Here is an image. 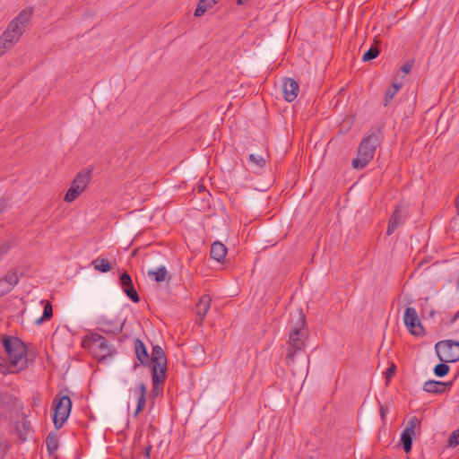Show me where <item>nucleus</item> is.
<instances>
[{"mask_svg": "<svg viewBox=\"0 0 459 459\" xmlns=\"http://www.w3.org/2000/svg\"><path fill=\"white\" fill-rule=\"evenodd\" d=\"M384 138L383 129L374 126L367 132L357 149V156L352 160L355 169H362L373 160L376 150L380 147Z\"/></svg>", "mask_w": 459, "mask_h": 459, "instance_id": "nucleus-1", "label": "nucleus"}, {"mask_svg": "<svg viewBox=\"0 0 459 459\" xmlns=\"http://www.w3.org/2000/svg\"><path fill=\"white\" fill-rule=\"evenodd\" d=\"M298 325H299L290 330L289 336L287 354L285 357L286 364L289 366L293 365L295 359L304 353L306 334L302 328L306 325V320L303 314L299 315Z\"/></svg>", "mask_w": 459, "mask_h": 459, "instance_id": "nucleus-2", "label": "nucleus"}, {"mask_svg": "<svg viewBox=\"0 0 459 459\" xmlns=\"http://www.w3.org/2000/svg\"><path fill=\"white\" fill-rule=\"evenodd\" d=\"M149 362L152 368V391L155 392L158 385L165 381L167 370V358L160 345L152 347Z\"/></svg>", "mask_w": 459, "mask_h": 459, "instance_id": "nucleus-3", "label": "nucleus"}, {"mask_svg": "<svg viewBox=\"0 0 459 459\" xmlns=\"http://www.w3.org/2000/svg\"><path fill=\"white\" fill-rule=\"evenodd\" d=\"M31 12L23 10L16 17H14L8 24L6 30L1 35L4 39L13 46L20 40L30 20Z\"/></svg>", "mask_w": 459, "mask_h": 459, "instance_id": "nucleus-4", "label": "nucleus"}, {"mask_svg": "<svg viewBox=\"0 0 459 459\" xmlns=\"http://www.w3.org/2000/svg\"><path fill=\"white\" fill-rule=\"evenodd\" d=\"M82 344L85 348L95 351L96 356L100 359H105L115 352L113 345L109 344L104 336L97 333H89L84 338Z\"/></svg>", "mask_w": 459, "mask_h": 459, "instance_id": "nucleus-5", "label": "nucleus"}, {"mask_svg": "<svg viewBox=\"0 0 459 459\" xmlns=\"http://www.w3.org/2000/svg\"><path fill=\"white\" fill-rule=\"evenodd\" d=\"M53 423L56 429H59L63 427L64 423L68 419L71 409L72 401L68 395L60 396L57 394L53 400Z\"/></svg>", "mask_w": 459, "mask_h": 459, "instance_id": "nucleus-6", "label": "nucleus"}, {"mask_svg": "<svg viewBox=\"0 0 459 459\" xmlns=\"http://www.w3.org/2000/svg\"><path fill=\"white\" fill-rule=\"evenodd\" d=\"M3 346L8 355L11 366H17L18 363L25 358L27 349L23 342L18 337L4 336L3 337Z\"/></svg>", "mask_w": 459, "mask_h": 459, "instance_id": "nucleus-7", "label": "nucleus"}, {"mask_svg": "<svg viewBox=\"0 0 459 459\" xmlns=\"http://www.w3.org/2000/svg\"><path fill=\"white\" fill-rule=\"evenodd\" d=\"M435 350L441 361L448 363L459 360V342L454 340L440 341L436 343Z\"/></svg>", "mask_w": 459, "mask_h": 459, "instance_id": "nucleus-8", "label": "nucleus"}, {"mask_svg": "<svg viewBox=\"0 0 459 459\" xmlns=\"http://www.w3.org/2000/svg\"><path fill=\"white\" fill-rule=\"evenodd\" d=\"M403 323L411 334L415 336L423 335L424 328L414 307H406L403 314Z\"/></svg>", "mask_w": 459, "mask_h": 459, "instance_id": "nucleus-9", "label": "nucleus"}, {"mask_svg": "<svg viewBox=\"0 0 459 459\" xmlns=\"http://www.w3.org/2000/svg\"><path fill=\"white\" fill-rule=\"evenodd\" d=\"M124 323L119 320H110L101 317L98 321V330L108 335H117L123 331Z\"/></svg>", "mask_w": 459, "mask_h": 459, "instance_id": "nucleus-10", "label": "nucleus"}, {"mask_svg": "<svg viewBox=\"0 0 459 459\" xmlns=\"http://www.w3.org/2000/svg\"><path fill=\"white\" fill-rule=\"evenodd\" d=\"M120 284L126 295L134 302H139L140 297L135 290L132 278L127 273H123L119 278Z\"/></svg>", "mask_w": 459, "mask_h": 459, "instance_id": "nucleus-11", "label": "nucleus"}, {"mask_svg": "<svg viewBox=\"0 0 459 459\" xmlns=\"http://www.w3.org/2000/svg\"><path fill=\"white\" fill-rule=\"evenodd\" d=\"M299 91L298 82L292 78H286L282 84L283 98L288 102H292L296 100Z\"/></svg>", "mask_w": 459, "mask_h": 459, "instance_id": "nucleus-12", "label": "nucleus"}, {"mask_svg": "<svg viewBox=\"0 0 459 459\" xmlns=\"http://www.w3.org/2000/svg\"><path fill=\"white\" fill-rule=\"evenodd\" d=\"M405 215L400 207H396L389 219L386 234L392 235L394 231L404 222Z\"/></svg>", "mask_w": 459, "mask_h": 459, "instance_id": "nucleus-13", "label": "nucleus"}, {"mask_svg": "<svg viewBox=\"0 0 459 459\" xmlns=\"http://www.w3.org/2000/svg\"><path fill=\"white\" fill-rule=\"evenodd\" d=\"M452 382L444 383L437 380H428L423 385V390L430 394H442L446 386H451Z\"/></svg>", "mask_w": 459, "mask_h": 459, "instance_id": "nucleus-14", "label": "nucleus"}, {"mask_svg": "<svg viewBox=\"0 0 459 459\" xmlns=\"http://www.w3.org/2000/svg\"><path fill=\"white\" fill-rule=\"evenodd\" d=\"M134 351L141 365L146 366L149 364L150 357L147 349L144 343L138 338L134 340Z\"/></svg>", "mask_w": 459, "mask_h": 459, "instance_id": "nucleus-15", "label": "nucleus"}, {"mask_svg": "<svg viewBox=\"0 0 459 459\" xmlns=\"http://www.w3.org/2000/svg\"><path fill=\"white\" fill-rule=\"evenodd\" d=\"M92 169L90 168L82 169L76 174L73 180V185H78L82 190H85L91 178Z\"/></svg>", "mask_w": 459, "mask_h": 459, "instance_id": "nucleus-16", "label": "nucleus"}, {"mask_svg": "<svg viewBox=\"0 0 459 459\" xmlns=\"http://www.w3.org/2000/svg\"><path fill=\"white\" fill-rule=\"evenodd\" d=\"M228 252L227 247L221 241H214L211 247V257L221 263L224 260Z\"/></svg>", "mask_w": 459, "mask_h": 459, "instance_id": "nucleus-17", "label": "nucleus"}, {"mask_svg": "<svg viewBox=\"0 0 459 459\" xmlns=\"http://www.w3.org/2000/svg\"><path fill=\"white\" fill-rule=\"evenodd\" d=\"M146 393H147V387L143 383H140L134 388V394L138 396L137 405H136V408H138V411H142L145 407Z\"/></svg>", "mask_w": 459, "mask_h": 459, "instance_id": "nucleus-18", "label": "nucleus"}, {"mask_svg": "<svg viewBox=\"0 0 459 459\" xmlns=\"http://www.w3.org/2000/svg\"><path fill=\"white\" fill-rule=\"evenodd\" d=\"M148 277L156 282H162L169 277V273L164 265L158 267L155 270H150L147 273Z\"/></svg>", "mask_w": 459, "mask_h": 459, "instance_id": "nucleus-19", "label": "nucleus"}, {"mask_svg": "<svg viewBox=\"0 0 459 459\" xmlns=\"http://www.w3.org/2000/svg\"><path fill=\"white\" fill-rule=\"evenodd\" d=\"M16 429L21 441L25 442L31 429L30 422L27 420H22L17 423Z\"/></svg>", "mask_w": 459, "mask_h": 459, "instance_id": "nucleus-20", "label": "nucleus"}, {"mask_svg": "<svg viewBox=\"0 0 459 459\" xmlns=\"http://www.w3.org/2000/svg\"><path fill=\"white\" fill-rule=\"evenodd\" d=\"M216 4L217 0H199L194 15L195 17H200L204 15L206 11L212 8Z\"/></svg>", "mask_w": 459, "mask_h": 459, "instance_id": "nucleus-21", "label": "nucleus"}, {"mask_svg": "<svg viewBox=\"0 0 459 459\" xmlns=\"http://www.w3.org/2000/svg\"><path fill=\"white\" fill-rule=\"evenodd\" d=\"M59 443L55 432H50L46 438V447L49 455H53L58 449Z\"/></svg>", "mask_w": 459, "mask_h": 459, "instance_id": "nucleus-22", "label": "nucleus"}, {"mask_svg": "<svg viewBox=\"0 0 459 459\" xmlns=\"http://www.w3.org/2000/svg\"><path fill=\"white\" fill-rule=\"evenodd\" d=\"M401 87H402V83L401 82H394L392 83L391 87H389L386 90L385 94V98H384V100H383V104H384L385 107H387L389 105V103L392 101V100L396 95V93L401 89Z\"/></svg>", "mask_w": 459, "mask_h": 459, "instance_id": "nucleus-23", "label": "nucleus"}, {"mask_svg": "<svg viewBox=\"0 0 459 459\" xmlns=\"http://www.w3.org/2000/svg\"><path fill=\"white\" fill-rule=\"evenodd\" d=\"M415 435L414 432L403 429L401 434V443L403 445V448L404 452L409 453L411 450L412 446V437Z\"/></svg>", "mask_w": 459, "mask_h": 459, "instance_id": "nucleus-24", "label": "nucleus"}, {"mask_svg": "<svg viewBox=\"0 0 459 459\" xmlns=\"http://www.w3.org/2000/svg\"><path fill=\"white\" fill-rule=\"evenodd\" d=\"M92 265L96 271L100 273H108L112 268V264L108 260L100 256L92 261Z\"/></svg>", "mask_w": 459, "mask_h": 459, "instance_id": "nucleus-25", "label": "nucleus"}, {"mask_svg": "<svg viewBox=\"0 0 459 459\" xmlns=\"http://www.w3.org/2000/svg\"><path fill=\"white\" fill-rule=\"evenodd\" d=\"M210 308V299L208 296H203L196 305L197 314L204 318Z\"/></svg>", "mask_w": 459, "mask_h": 459, "instance_id": "nucleus-26", "label": "nucleus"}, {"mask_svg": "<svg viewBox=\"0 0 459 459\" xmlns=\"http://www.w3.org/2000/svg\"><path fill=\"white\" fill-rule=\"evenodd\" d=\"M41 303L44 304L43 315L40 318L36 320V324H41L46 320H49L53 316V307L49 301L42 300Z\"/></svg>", "mask_w": 459, "mask_h": 459, "instance_id": "nucleus-27", "label": "nucleus"}, {"mask_svg": "<svg viewBox=\"0 0 459 459\" xmlns=\"http://www.w3.org/2000/svg\"><path fill=\"white\" fill-rule=\"evenodd\" d=\"M2 279L5 281L6 286L10 285V290H12L19 281L18 276L14 272H8Z\"/></svg>", "mask_w": 459, "mask_h": 459, "instance_id": "nucleus-28", "label": "nucleus"}, {"mask_svg": "<svg viewBox=\"0 0 459 459\" xmlns=\"http://www.w3.org/2000/svg\"><path fill=\"white\" fill-rule=\"evenodd\" d=\"M450 367L446 363H439L434 368V374L437 377H443L449 373Z\"/></svg>", "mask_w": 459, "mask_h": 459, "instance_id": "nucleus-29", "label": "nucleus"}, {"mask_svg": "<svg viewBox=\"0 0 459 459\" xmlns=\"http://www.w3.org/2000/svg\"><path fill=\"white\" fill-rule=\"evenodd\" d=\"M379 55V49L377 47L371 46L370 48L366 51L362 56L364 62H368L375 59Z\"/></svg>", "mask_w": 459, "mask_h": 459, "instance_id": "nucleus-30", "label": "nucleus"}, {"mask_svg": "<svg viewBox=\"0 0 459 459\" xmlns=\"http://www.w3.org/2000/svg\"><path fill=\"white\" fill-rule=\"evenodd\" d=\"M15 397L8 393H0V407L11 406Z\"/></svg>", "mask_w": 459, "mask_h": 459, "instance_id": "nucleus-31", "label": "nucleus"}, {"mask_svg": "<svg viewBox=\"0 0 459 459\" xmlns=\"http://www.w3.org/2000/svg\"><path fill=\"white\" fill-rule=\"evenodd\" d=\"M248 160L249 162H251L252 164L259 167V168H263L265 166V160L261 156V155H258V154H254V153H251L248 155Z\"/></svg>", "mask_w": 459, "mask_h": 459, "instance_id": "nucleus-32", "label": "nucleus"}, {"mask_svg": "<svg viewBox=\"0 0 459 459\" xmlns=\"http://www.w3.org/2000/svg\"><path fill=\"white\" fill-rule=\"evenodd\" d=\"M79 191H76L74 188L70 187L65 193L64 199L67 203H72L79 196Z\"/></svg>", "mask_w": 459, "mask_h": 459, "instance_id": "nucleus-33", "label": "nucleus"}, {"mask_svg": "<svg viewBox=\"0 0 459 459\" xmlns=\"http://www.w3.org/2000/svg\"><path fill=\"white\" fill-rule=\"evenodd\" d=\"M448 446L455 447L459 445V429L453 431L448 438Z\"/></svg>", "mask_w": 459, "mask_h": 459, "instance_id": "nucleus-34", "label": "nucleus"}, {"mask_svg": "<svg viewBox=\"0 0 459 459\" xmlns=\"http://www.w3.org/2000/svg\"><path fill=\"white\" fill-rule=\"evenodd\" d=\"M420 420L416 416H412L409 420L408 424H407V426L405 427L404 429L415 433V429H416L417 426H420Z\"/></svg>", "mask_w": 459, "mask_h": 459, "instance_id": "nucleus-35", "label": "nucleus"}, {"mask_svg": "<svg viewBox=\"0 0 459 459\" xmlns=\"http://www.w3.org/2000/svg\"><path fill=\"white\" fill-rule=\"evenodd\" d=\"M13 47L12 43H9L4 39V37H0V56L4 55L7 50Z\"/></svg>", "mask_w": 459, "mask_h": 459, "instance_id": "nucleus-36", "label": "nucleus"}, {"mask_svg": "<svg viewBox=\"0 0 459 459\" xmlns=\"http://www.w3.org/2000/svg\"><path fill=\"white\" fill-rule=\"evenodd\" d=\"M12 246H13V243L11 241L3 243L0 246V257L3 256L4 255L7 254V252L11 249Z\"/></svg>", "mask_w": 459, "mask_h": 459, "instance_id": "nucleus-37", "label": "nucleus"}, {"mask_svg": "<svg viewBox=\"0 0 459 459\" xmlns=\"http://www.w3.org/2000/svg\"><path fill=\"white\" fill-rule=\"evenodd\" d=\"M0 372L2 374H8L12 372L6 366L5 359L3 356H0Z\"/></svg>", "mask_w": 459, "mask_h": 459, "instance_id": "nucleus-38", "label": "nucleus"}, {"mask_svg": "<svg viewBox=\"0 0 459 459\" xmlns=\"http://www.w3.org/2000/svg\"><path fill=\"white\" fill-rule=\"evenodd\" d=\"M10 291V285L6 286L5 281L3 279H0V297Z\"/></svg>", "mask_w": 459, "mask_h": 459, "instance_id": "nucleus-39", "label": "nucleus"}, {"mask_svg": "<svg viewBox=\"0 0 459 459\" xmlns=\"http://www.w3.org/2000/svg\"><path fill=\"white\" fill-rule=\"evenodd\" d=\"M411 67H412V61H408L403 65L402 71L404 74H409L411 70Z\"/></svg>", "mask_w": 459, "mask_h": 459, "instance_id": "nucleus-40", "label": "nucleus"}, {"mask_svg": "<svg viewBox=\"0 0 459 459\" xmlns=\"http://www.w3.org/2000/svg\"><path fill=\"white\" fill-rule=\"evenodd\" d=\"M395 368H396L395 365H394V364H392V366L387 368V370L385 371V378L386 379H390L394 375Z\"/></svg>", "mask_w": 459, "mask_h": 459, "instance_id": "nucleus-41", "label": "nucleus"}, {"mask_svg": "<svg viewBox=\"0 0 459 459\" xmlns=\"http://www.w3.org/2000/svg\"><path fill=\"white\" fill-rule=\"evenodd\" d=\"M71 188H74V190L76 191H79V193H82L84 190H82V188H81L78 185H71L70 186Z\"/></svg>", "mask_w": 459, "mask_h": 459, "instance_id": "nucleus-42", "label": "nucleus"}, {"mask_svg": "<svg viewBox=\"0 0 459 459\" xmlns=\"http://www.w3.org/2000/svg\"><path fill=\"white\" fill-rule=\"evenodd\" d=\"M5 202L3 200H0V213H2L5 210Z\"/></svg>", "mask_w": 459, "mask_h": 459, "instance_id": "nucleus-43", "label": "nucleus"}, {"mask_svg": "<svg viewBox=\"0 0 459 459\" xmlns=\"http://www.w3.org/2000/svg\"><path fill=\"white\" fill-rule=\"evenodd\" d=\"M459 317V311L455 315V316L452 318L451 323L453 324L457 318Z\"/></svg>", "mask_w": 459, "mask_h": 459, "instance_id": "nucleus-44", "label": "nucleus"}, {"mask_svg": "<svg viewBox=\"0 0 459 459\" xmlns=\"http://www.w3.org/2000/svg\"><path fill=\"white\" fill-rule=\"evenodd\" d=\"M140 412H141V411H138V408H136V409H135V411H134V414H133V415H134V418H137Z\"/></svg>", "mask_w": 459, "mask_h": 459, "instance_id": "nucleus-45", "label": "nucleus"}, {"mask_svg": "<svg viewBox=\"0 0 459 459\" xmlns=\"http://www.w3.org/2000/svg\"><path fill=\"white\" fill-rule=\"evenodd\" d=\"M150 450H151V447H149L147 450H146V455L148 456L149 454H150Z\"/></svg>", "mask_w": 459, "mask_h": 459, "instance_id": "nucleus-46", "label": "nucleus"}, {"mask_svg": "<svg viewBox=\"0 0 459 459\" xmlns=\"http://www.w3.org/2000/svg\"><path fill=\"white\" fill-rule=\"evenodd\" d=\"M381 414H382V416L385 414V411H383V409H381Z\"/></svg>", "mask_w": 459, "mask_h": 459, "instance_id": "nucleus-47", "label": "nucleus"}, {"mask_svg": "<svg viewBox=\"0 0 459 459\" xmlns=\"http://www.w3.org/2000/svg\"><path fill=\"white\" fill-rule=\"evenodd\" d=\"M125 459H134V458H125Z\"/></svg>", "mask_w": 459, "mask_h": 459, "instance_id": "nucleus-48", "label": "nucleus"}]
</instances>
